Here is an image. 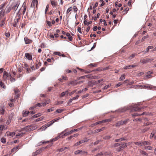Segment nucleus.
Listing matches in <instances>:
<instances>
[{"instance_id": "1", "label": "nucleus", "mask_w": 156, "mask_h": 156, "mask_svg": "<svg viewBox=\"0 0 156 156\" xmlns=\"http://www.w3.org/2000/svg\"><path fill=\"white\" fill-rule=\"evenodd\" d=\"M87 139H85L83 140H82L76 143H75L74 144V146H78V145H79L80 144L87 142Z\"/></svg>"}, {"instance_id": "2", "label": "nucleus", "mask_w": 156, "mask_h": 156, "mask_svg": "<svg viewBox=\"0 0 156 156\" xmlns=\"http://www.w3.org/2000/svg\"><path fill=\"white\" fill-rule=\"evenodd\" d=\"M127 120H126L125 121H121L119 122L116 124V126H119L120 125H122L124 124H125L127 123Z\"/></svg>"}, {"instance_id": "3", "label": "nucleus", "mask_w": 156, "mask_h": 156, "mask_svg": "<svg viewBox=\"0 0 156 156\" xmlns=\"http://www.w3.org/2000/svg\"><path fill=\"white\" fill-rule=\"evenodd\" d=\"M53 124V123L52 122V121H51L50 122H49L48 123L45 124L44 126H42V127H43V128H44V130L47 127L52 125Z\"/></svg>"}, {"instance_id": "4", "label": "nucleus", "mask_w": 156, "mask_h": 156, "mask_svg": "<svg viewBox=\"0 0 156 156\" xmlns=\"http://www.w3.org/2000/svg\"><path fill=\"white\" fill-rule=\"evenodd\" d=\"M38 1L37 0H33L31 4V6L34 7L37 6V5Z\"/></svg>"}, {"instance_id": "5", "label": "nucleus", "mask_w": 156, "mask_h": 156, "mask_svg": "<svg viewBox=\"0 0 156 156\" xmlns=\"http://www.w3.org/2000/svg\"><path fill=\"white\" fill-rule=\"evenodd\" d=\"M78 84V82L76 80L75 81H70L68 83V85H73V86H75Z\"/></svg>"}, {"instance_id": "6", "label": "nucleus", "mask_w": 156, "mask_h": 156, "mask_svg": "<svg viewBox=\"0 0 156 156\" xmlns=\"http://www.w3.org/2000/svg\"><path fill=\"white\" fill-rule=\"evenodd\" d=\"M127 146V144H123L121 146L119 147L117 149V151H120L121 150L123 149Z\"/></svg>"}, {"instance_id": "7", "label": "nucleus", "mask_w": 156, "mask_h": 156, "mask_svg": "<svg viewBox=\"0 0 156 156\" xmlns=\"http://www.w3.org/2000/svg\"><path fill=\"white\" fill-rule=\"evenodd\" d=\"M66 129L64 131L60 133L58 135V136L59 138H64L65 137V136H65L64 133V132L66 131Z\"/></svg>"}, {"instance_id": "8", "label": "nucleus", "mask_w": 156, "mask_h": 156, "mask_svg": "<svg viewBox=\"0 0 156 156\" xmlns=\"http://www.w3.org/2000/svg\"><path fill=\"white\" fill-rule=\"evenodd\" d=\"M25 56L26 58L29 60L32 59V57L31 55L28 53H26L25 54Z\"/></svg>"}, {"instance_id": "9", "label": "nucleus", "mask_w": 156, "mask_h": 156, "mask_svg": "<svg viewBox=\"0 0 156 156\" xmlns=\"http://www.w3.org/2000/svg\"><path fill=\"white\" fill-rule=\"evenodd\" d=\"M24 40L25 41V44H29L31 42V41L27 37H25Z\"/></svg>"}, {"instance_id": "10", "label": "nucleus", "mask_w": 156, "mask_h": 156, "mask_svg": "<svg viewBox=\"0 0 156 156\" xmlns=\"http://www.w3.org/2000/svg\"><path fill=\"white\" fill-rule=\"evenodd\" d=\"M10 75H8V73L5 71L3 73V77L6 78L7 79H8V78L9 77Z\"/></svg>"}, {"instance_id": "11", "label": "nucleus", "mask_w": 156, "mask_h": 156, "mask_svg": "<svg viewBox=\"0 0 156 156\" xmlns=\"http://www.w3.org/2000/svg\"><path fill=\"white\" fill-rule=\"evenodd\" d=\"M156 136V131H153L151 133V135L150 136V138H152L153 137H155Z\"/></svg>"}, {"instance_id": "12", "label": "nucleus", "mask_w": 156, "mask_h": 156, "mask_svg": "<svg viewBox=\"0 0 156 156\" xmlns=\"http://www.w3.org/2000/svg\"><path fill=\"white\" fill-rule=\"evenodd\" d=\"M41 150H38L36 151L35 152L33 153L32 155L33 156H36L40 153Z\"/></svg>"}, {"instance_id": "13", "label": "nucleus", "mask_w": 156, "mask_h": 156, "mask_svg": "<svg viewBox=\"0 0 156 156\" xmlns=\"http://www.w3.org/2000/svg\"><path fill=\"white\" fill-rule=\"evenodd\" d=\"M66 36L68 37V39L70 41H72L73 40V38L69 33L66 34Z\"/></svg>"}, {"instance_id": "14", "label": "nucleus", "mask_w": 156, "mask_h": 156, "mask_svg": "<svg viewBox=\"0 0 156 156\" xmlns=\"http://www.w3.org/2000/svg\"><path fill=\"white\" fill-rule=\"evenodd\" d=\"M92 23V22L91 21H90L89 22H88L87 20H85L84 22V23L87 26L89 24L91 23Z\"/></svg>"}, {"instance_id": "15", "label": "nucleus", "mask_w": 156, "mask_h": 156, "mask_svg": "<svg viewBox=\"0 0 156 156\" xmlns=\"http://www.w3.org/2000/svg\"><path fill=\"white\" fill-rule=\"evenodd\" d=\"M45 105V104L44 103H39L35 105V106H37L38 107L40 106H44Z\"/></svg>"}, {"instance_id": "16", "label": "nucleus", "mask_w": 156, "mask_h": 156, "mask_svg": "<svg viewBox=\"0 0 156 156\" xmlns=\"http://www.w3.org/2000/svg\"><path fill=\"white\" fill-rule=\"evenodd\" d=\"M85 153V152L81 150H78L76 151L75 152V154H83Z\"/></svg>"}, {"instance_id": "17", "label": "nucleus", "mask_w": 156, "mask_h": 156, "mask_svg": "<svg viewBox=\"0 0 156 156\" xmlns=\"http://www.w3.org/2000/svg\"><path fill=\"white\" fill-rule=\"evenodd\" d=\"M104 128H102L101 129H97L94 131V133H98V132H100L102 130H104Z\"/></svg>"}, {"instance_id": "18", "label": "nucleus", "mask_w": 156, "mask_h": 156, "mask_svg": "<svg viewBox=\"0 0 156 156\" xmlns=\"http://www.w3.org/2000/svg\"><path fill=\"white\" fill-rule=\"evenodd\" d=\"M24 4H25V3L24 2L23 4V14H24L26 12V8H27L26 6L24 5Z\"/></svg>"}, {"instance_id": "19", "label": "nucleus", "mask_w": 156, "mask_h": 156, "mask_svg": "<svg viewBox=\"0 0 156 156\" xmlns=\"http://www.w3.org/2000/svg\"><path fill=\"white\" fill-rule=\"evenodd\" d=\"M23 113V116H26L29 113V112L27 110H25V111H24Z\"/></svg>"}, {"instance_id": "20", "label": "nucleus", "mask_w": 156, "mask_h": 156, "mask_svg": "<svg viewBox=\"0 0 156 156\" xmlns=\"http://www.w3.org/2000/svg\"><path fill=\"white\" fill-rule=\"evenodd\" d=\"M14 115V113L13 112H12L9 115V119L11 120L12 118Z\"/></svg>"}, {"instance_id": "21", "label": "nucleus", "mask_w": 156, "mask_h": 156, "mask_svg": "<svg viewBox=\"0 0 156 156\" xmlns=\"http://www.w3.org/2000/svg\"><path fill=\"white\" fill-rule=\"evenodd\" d=\"M51 3L52 6H56L57 4V2L54 1H51Z\"/></svg>"}, {"instance_id": "22", "label": "nucleus", "mask_w": 156, "mask_h": 156, "mask_svg": "<svg viewBox=\"0 0 156 156\" xmlns=\"http://www.w3.org/2000/svg\"><path fill=\"white\" fill-rule=\"evenodd\" d=\"M73 133V131H72V130H71L68 132L65 133H64V135H65V136H67L68 135H69L72 133Z\"/></svg>"}, {"instance_id": "23", "label": "nucleus", "mask_w": 156, "mask_h": 156, "mask_svg": "<svg viewBox=\"0 0 156 156\" xmlns=\"http://www.w3.org/2000/svg\"><path fill=\"white\" fill-rule=\"evenodd\" d=\"M18 147L19 146H17L13 148L11 150V152H13L16 151V150L18 149Z\"/></svg>"}, {"instance_id": "24", "label": "nucleus", "mask_w": 156, "mask_h": 156, "mask_svg": "<svg viewBox=\"0 0 156 156\" xmlns=\"http://www.w3.org/2000/svg\"><path fill=\"white\" fill-rule=\"evenodd\" d=\"M140 109L141 108H139L138 107H137L136 106H135L134 107H133V109L136 111H139L140 110Z\"/></svg>"}, {"instance_id": "25", "label": "nucleus", "mask_w": 156, "mask_h": 156, "mask_svg": "<svg viewBox=\"0 0 156 156\" xmlns=\"http://www.w3.org/2000/svg\"><path fill=\"white\" fill-rule=\"evenodd\" d=\"M153 87L151 85H144V88H147V89H151Z\"/></svg>"}, {"instance_id": "26", "label": "nucleus", "mask_w": 156, "mask_h": 156, "mask_svg": "<svg viewBox=\"0 0 156 156\" xmlns=\"http://www.w3.org/2000/svg\"><path fill=\"white\" fill-rule=\"evenodd\" d=\"M53 54L55 55H58L60 56H61L62 55V54L60 52L57 51L54 52L53 53Z\"/></svg>"}, {"instance_id": "27", "label": "nucleus", "mask_w": 156, "mask_h": 156, "mask_svg": "<svg viewBox=\"0 0 156 156\" xmlns=\"http://www.w3.org/2000/svg\"><path fill=\"white\" fill-rule=\"evenodd\" d=\"M67 148H68V147H62L59 149L58 151L59 152H62L63 151L65 150Z\"/></svg>"}, {"instance_id": "28", "label": "nucleus", "mask_w": 156, "mask_h": 156, "mask_svg": "<svg viewBox=\"0 0 156 156\" xmlns=\"http://www.w3.org/2000/svg\"><path fill=\"white\" fill-rule=\"evenodd\" d=\"M0 113L2 114H3L4 113L5 109L4 108H2L1 109H0Z\"/></svg>"}, {"instance_id": "29", "label": "nucleus", "mask_w": 156, "mask_h": 156, "mask_svg": "<svg viewBox=\"0 0 156 156\" xmlns=\"http://www.w3.org/2000/svg\"><path fill=\"white\" fill-rule=\"evenodd\" d=\"M106 122V120H104L102 121H100L99 122H97L95 123L96 125L99 124L103 122Z\"/></svg>"}, {"instance_id": "30", "label": "nucleus", "mask_w": 156, "mask_h": 156, "mask_svg": "<svg viewBox=\"0 0 156 156\" xmlns=\"http://www.w3.org/2000/svg\"><path fill=\"white\" fill-rule=\"evenodd\" d=\"M5 24V20H2L0 23V26L1 27H2Z\"/></svg>"}, {"instance_id": "31", "label": "nucleus", "mask_w": 156, "mask_h": 156, "mask_svg": "<svg viewBox=\"0 0 156 156\" xmlns=\"http://www.w3.org/2000/svg\"><path fill=\"white\" fill-rule=\"evenodd\" d=\"M1 141L3 144H5L6 143V140L5 138H3L1 139Z\"/></svg>"}, {"instance_id": "32", "label": "nucleus", "mask_w": 156, "mask_h": 156, "mask_svg": "<svg viewBox=\"0 0 156 156\" xmlns=\"http://www.w3.org/2000/svg\"><path fill=\"white\" fill-rule=\"evenodd\" d=\"M41 113H39L38 114H36V115H34L33 116V117L34 118L38 117L41 116Z\"/></svg>"}, {"instance_id": "33", "label": "nucleus", "mask_w": 156, "mask_h": 156, "mask_svg": "<svg viewBox=\"0 0 156 156\" xmlns=\"http://www.w3.org/2000/svg\"><path fill=\"white\" fill-rule=\"evenodd\" d=\"M0 86L2 87L3 88H5V86L1 80L0 81Z\"/></svg>"}, {"instance_id": "34", "label": "nucleus", "mask_w": 156, "mask_h": 156, "mask_svg": "<svg viewBox=\"0 0 156 156\" xmlns=\"http://www.w3.org/2000/svg\"><path fill=\"white\" fill-rule=\"evenodd\" d=\"M125 79V75H123L121 76L119 78L120 80H123Z\"/></svg>"}, {"instance_id": "35", "label": "nucleus", "mask_w": 156, "mask_h": 156, "mask_svg": "<svg viewBox=\"0 0 156 156\" xmlns=\"http://www.w3.org/2000/svg\"><path fill=\"white\" fill-rule=\"evenodd\" d=\"M124 140V139L123 138H120V139H119L115 140V141L116 142H119V141H122L123 140Z\"/></svg>"}, {"instance_id": "36", "label": "nucleus", "mask_w": 156, "mask_h": 156, "mask_svg": "<svg viewBox=\"0 0 156 156\" xmlns=\"http://www.w3.org/2000/svg\"><path fill=\"white\" fill-rule=\"evenodd\" d=\"M72 10V8L71 7L69 8L66 11V14H68Z\"/></svg>"}, {"instance_id": "37", "label": "nucleus", "mask_w": 156, "mask_h": 156, "mask_svg": "<svg viewBox=\"0 0 156 156\" xmlns=\"http://www.w3.org/2000/svg\"><path fill=\"white\" fill-rule=\"evenodd\" d=\"M59 138V137H58V136H57L56 137H55V138H53V139H52V140H51V141H55L56 140H58Z\"/></svg>"}, {"instance_id": "38", "label": "nucleus", "mask_w": 156, "mask_h": 156, "mask_svg": "<svg viewBox=\"0 0 156 156\" xmlns=\"http://www.w3.org/2000/svg\"><path fill=\"white\" fill-rule=\"evenodd\" d=\"M55 109L54 107H52L50 109H48L47 111L48 112H51L54 110Z\"/></svg>"}, {"instance_id": "39", "label": "nucleus", "mask_w": 156, "mask_h": 156, "mask_svg": "<svg viewBox=\"0 0 156 156\" xmlns=\"http://www.w3.org/2000/svg\"><path fill=\"white\" fill-rule=\"evenodd\" d=\"M4 15V13L2 11L0 12V19Z\"/></svg>"}, {"instance_id": "40", "label": "nucleus", "mask_w": 156, "mask_h": 156, "mask_svg": "<svg viewBox=\"0 0 156 156\" xmlns=\"http://www.w3.org/2000/svg\"><path fill=\"white\" fill-rule=\"evenodd\" d=\"M137 86V88H144V85H138L137 86Z\"/></svg>"}, {"instance_id": "41", "label": "nucleus", "mask_w": 156, "mask_h": 156, "mask_svg": "<svg viewBox=\"0 0 156 156\" xmlns=\"http://www.w3.org/2000/svg\"><path fill=\"white\" fill-rule=\"evenodd\" d=\"M146 62H147V63L150 62L153 60V59H152V58H151V59L146 58Z\"/></svg>"}, {"instance_id": "42", "label": "nucleus", "mask_w": 156, "mask_h": 156, "mask_svg": "<svg viewBox=\"0 0 156 156\" xmlns=\"http://www.w3.org/2000/svg\"><path fill=\"white\" fill-rule=\"evenodd\" d=\"M73 9H74V12H76L78 10V9L76 6H74L73 7Z\"/></svg>"}, {"instance_id": "43", "label": "nucleus", "mask_w": 156, "mask_h": 156, "mask_svg": "<svg viewBox=\"0 0 156 156\" xmlns=\"http://www.w3.org/2000/svg\"><path fill=\"white\" fill-rule=\"evenodd\" d=\"M10 77V79L9 80H10L11 82H14L15 81V79H14V78L12 77L11 76H9V77Z\"/></svg>"}, {"instance_id": "44", "label": "nucleus", "mask_w": 156, "mask_h": 156, "mask_svg": "<svg viewBox=\"0 0 156 156\" xmlns=\"http://www.w3.org/2000/svg\"><path fill=\"white\" fill-rule=\"evenodd\" d=\"M15 135V133L14 132L12 133H9V135L13 137Z\"/></svg>"}, {"instance_id": "45", "label": "nucleus", "mask_w": 156, "mask_h": 156, "mask_svg": "<svg viewBox=\"0 0 156 156\" xmlns=\"http://www.w3.org/2000/svg\"><path fill=\"white\" fill-rule=\"evenodd\" d=\"M140 153L142 154H144L145 155H147V154L146 152H145L143 151H140Z\"/></svg>"}, {"instance_id": "46", "label": "nucleus", "mask_w": 156, "mask_h": 156, "mask_svg": "<svg viewBox=\"0 0 156 156\" xmlns=\"http://www.w3.org/2000/svg\"><path fill=\"white\" fill-rule=\"evenodd\" d=\"M134 143L135 144L137 145H142V142H134Z\"/></svg>"}, {"instance_id": "47", "label": "nucleus", "mask_w": 156, "mask_h": 156, "mask_svg": "<svg viewBox=\"0 0 156 156\" xmlns=\"http://www.w3.org/2000/svg\"><path fill=\"white\" fill-rule=\"evenodd\" d=\"M49 8V5H47L45 9V13L46 14L47 11H48Z\"/></svg>"}, {"instance_id": "48", "label": "nucleus", "mask_w": 156, "mask_h": 156, "mask_svg": "<svg viewBox=\"0 0 156 156\" xmlns=\"http://www.w3.org/2000/svg\"><path fill=\"white\" fill-rule=\"evenodd\" d=\"M62 112V110L61 109H57L56 111V112L58 113H60Z\"/></svg>"}, {"instance_id": "49", "label": "nucleus", "mask_w": 156, "mask_h": 156, "mask_svg": "<svg viewBox=\"0 0 156 156\" xmlns=\"http://www.w3.org/2000/svg\"><path fill=\"white\" fill-rule=\"evenodd\" d=\"M148 37V35L144 36L142 39V41H144Z\"/></svg>"}, {"instance_id": "50", "label": "nucleus", "mask_w": 156, "mask_h": 156, "mask_svg": "<svg viewBox=\"0 0 156 156\" xmlns=\"http://www.w3.org/2000/svg\"><path fill=\"white\" fill-rule=\"evenodd\" d=\"M60 119L59 118H57L56 119H55L52 120L51 121H52V122H53V123H54L55 122L57 121L58 120H59Z\"/></svg>"}, {"instance_id": "51", "label": "nucleus", "mask_w": 156, "mask_h": 156, "mask_svg": "<svg viewBox=\"0 0 156 156\" xmlns=\"http://www.w3.org/2000/svg\"><path fill=\"white\" fill-rule=\"evenodd\" d=\"M141 62L142 63H143V64H144V63H147L146 59L142 60H141Z\"/></svg>"}, {"instance_id": "52", "label": "nucleus", "mask_w": 156, "mask_h": 156, "mask_svg": "<svg viewBox=\"0 0 156 156\" xmlns=\"http://www.w3.org/2000/svg\"><path fill=\"white\" fill-rule=\"evenodd\" d=\"M99 16H100V14L99 13H98L97 14V16H95L94 17V20H97V18H98Z\"/></svg>"}, {"instance_id": "53", "label": "nucleus", "mask_w": 156, "mask_h": 156, "mask_svg": "<svg viewBox=\"0 0 156 156\" xmlns=\"http://www.w3.org/2000/svg\"><path fill=\"white\" fill-rule=\"evenodd\" d=\"M149 143L146 141H144L142 142V144L149 145Z\"/></svg>"}, {"instance_id": "54", "label": "nucleus", "mask_w": 156, "mask_h": 156, "mask_svg": "<svg viewBox=\"0 0 156 156\" xmlns=\"http://www.w3.org/2000/svg\"><path fill=\"white\" fill-rule=\"evenodd\" d=\"M76 92V90H73V91L70 92V93H69V96H70L72 94H74L75 92Z\"/></svg>"}, {"instance_id": "55", "label": "nucleus", "mask_w": 156, "mask_h": 156, "mask_svg": "<svg viewBox=\"0 0 156 156\" xmlns=\"http://www.w3.org/2000/svg\"><path fill=\"white\" fill-rule=\"evenodd\" d=\"M124 69H131V66L130 65L127 66H126Z\"/></svg>"}, {"instance_id": "56", "label": "nucleus", "mask_w": 156, "mask_h": 156, "mask_svg": "<svg viewBox=\"0 0 156 156\" xmlns=\"http://www.w3.org/2000/svg\"><path fill=\"white\" fill-rule=\"evenodd\" d=\"M50 102V100H47L45 101V102L44 103L45 104V105L48 103H49Z\"/></svg>"}, {"instance_id": "57", "label": "nucleus", "mask_w": 156, "mask_h": 156, "mask_svg": "<svg viewBox=\"0 0 156 156\" xmlns=\"http://www.w3.org/2000/svg\"><path fill=\"white\" fill-rule=\"evenodd\" d=\"M135 56V54H132V55H131L130 57H129V58L130 59H132V58H133Z\"/></svg>"}, {"instance_id": "58", "label": "nucleus", "mask_w": 156, "mask_h": 156, "mask_svg": "<svg viewBox=\"0 0 156 156\" xmlns=\"http://www.w3.org/2000/svg\"><path fill=\"white\" fill-rule=\"evenodd\" d=\"M79 97V96L78 95H76L75 97H73V100H75L78 99V98Z\"/></svg>"}, {"instance_id": "59", "label": "nucleus", "mask_w": 156, "mask_h": 156, "mask_svg": "<svg viewBox=\"0 0 156 156\" xmlns=\"http://www.w3.org/2000/svg\"><path fill=\"white\" fill-rule=\"evenodd\" d=\"M89 66H92L94 67H95L97 66V65L95 64H93L91 63L89 65Z\"/></svg>"}, {"instance_id": "60", "label": "nucleus", "mask_w": 156, "mask_h": 156, "mask_svg": "<svg viewBox=\"0 0 156 156\" xmlns=\"http://www.w3.org/2000/svg\"><path fill=\"white\" fill-rule=\"evenodd\" d=\"M47 23L49 26L51 27V23L49 21H47Z\"/></svg>"}, {"instance_id": "61", "label": "nucleus", "mask_w": 156, "mask_h": 156, "mask_svg": "<svg viewBox=\"0 0 156 156\" xmlns=\"http://www.w3.org/2000/svg\"><path fill=\"white\" fill-rule=\"evenodd\" d=\"M98 2H96L95 4V5L93 7V8L94 9H95L96 7L98 6Z\"/></svg>"}, {"instance_id": "62", "label": "nucleus", "mask_w": 156, "mask_h": 156, "mask_svg": "<svg viewBox=\"0 0 156 156\" xmlns=\"http://www.w3.org/2000/svg\"><path fill=\"white\" fill-rule=\"evenodd\" d=\"M77 30L80 33H82V32L81 31V28L80 27H78Z\"/></svg>"}, {"instance_id": "63", "label": "nucleus", "mask_w": 156, "mask_h": 156, "mask_svg": "<svg viewBox=\"0 0 156 156\" xmlns=\"http://www.w3.org/2000/svg\"><path fill=\"white\" fill-rule=\"evenodd\" d=\"M131 2H132V0H129L128 3V5L130 6L131 5Z\"/></svg>"}, {"instance_id": "64", "label": "nucleus", "mask_w": 156, "mask_h": 156, "mask_svg": "<svg viewBox=\"0 0 156 156\" xmlns=\"http://www.w3.org/2000/svg\"><path fill=\"white\" fill-rule=\"evenodd\" d=\"M103 155V154L102 153V152H101L100 153H99L96 156H102Z\"/></svg>"}]
</instances>
